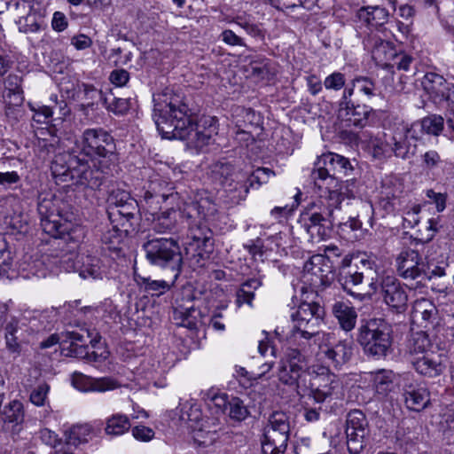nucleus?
Masks as SVG:
<instances>
[{
	"mask_svg": "<svg viewBox=\"0 0 454 454\" xmlns=\"http://www.w3.org/2000/svg\"><path fill=\"white\" fill-rule=\"evenodd\" d=\"M153 120L162 138L186 140L191 147L201 151L215 141L217 120L202 116L197 122L180 91L167 87L153 94Z\"/></svg>",
	"mask_w": 454,
	"mask_h": 454,
	"instance_id": "nucleus-1",
	"label": "nucleus"
},
{
	"mask_svg": "<svg viewBox=\"0 0 454 454\" xmlns=\"http://www.w3.org/2000/svg\"><path fill=\"white\" fill-rule=\"evenodd\" d=\"M73 149L77 155L88 160L92 177L98 176L101 186L117 160L113 136L101 128L86 129Z\"/></svg>",
	"mask_w": 454,
	"mask_h": 454,
	"instance_id": "nucleus-2",
	"label": "nucleus"
},
{
	"mask_svg": "<svg viewBox=\"0 0 454 454\" xmlns=\"http://www.w3.org/2000/svg\"><path fill=\"white\" fill-rule=\"evenodd\" d=\"M59 200L54 197L40 198L37 210L40 215L41 227L49 236L57 240V246L61 243L70 244L67 252L74 250L85 237V228L82 225L73 223L64 219L58 208Z\"/></svg>",
	"mask_w": 454,
	"mask_h": 454,
	"instance_id": "nucleus-3",
	"label": "nucleus"
},
{
	"mask_svg": "<svg viewBox=\"0 0 454 454\" xmlns=\"http://www.w3.org/2000/svg\"><path fill=\"white\" fill-rule=\"evenodd\" d=\"M51 171L57 183L72 181L92 190L100 187L98 176L92 177L88 160L77 155L73 148L70 153L55 157L51 165Z\"/></svg>",
	"mask_w": 454,
	"mask_h": 454,
	"instance_id": "nucleus-4",
	"label": "nucleus"
},
{
	"mask_svg": "<svg viewBox=\"0 0 454 454\" xmlns=\"http://www.w3.org/2000/svg\"><path fill=\"white\" fill-rule=\"evenodd\" d=\"M353 169L348 158L342 155L328 153L323 154L316 162L312 171V178L317 188L335 189L344 192L345 189L355 191V182L352 180L340 181L338 175H348Z\"/></svg>",
	"mask_w": 454,
	"mask_h": 454,
	"instance_id": "nucleus-5",
	"label": "nucleus"
},
{
	"mask_svg": "<svg viewBox=\"0 0 454 454\" xmlns=\"http://www.w3.org/2000/svg\"><path fill=\"white\" fill-rule=\"evenodd\" d=\"M357 341L367 356L385 357L393 344L392 325L383 318L364 320L358 328Z\"/></svg>",
	"mask_w": 454,
	"mask_h": 454,
	"instance_id": "nucleus-6",
	"label": "nucleus"
},
{
	"mask_svg": "<svg viewBox=\"0 0 454 454\" xmlns=\"http://www.w3.org/2000/svg\"><path fill=\"white\" fill-rule=\"evenodd\" d=\"M323 314L324 309L318 303L301 302L291 315L294 327L287 336V344L307 348L311 338L317 333Z\"/></svg>",
	"mask_w": 454,
	"mask_h": 454,
	"instance_id": "nucleus-7",
	"label": "nucleus"
},
{
	"mask_svg": "<svg viewBox=\"0 0 454 454\" xmlns=\"http://www.w3.org/2000/svg\"><path fill=\"white\" fill-rule=\"evenodd\" d=\"M181 198L173 183L154 173L149 176L143 186L140 204L144 210L154 215L163 202L168 205H179Z\"/></svg>",
	"mask_w": 454,
	"mask_h": 454,
	"instance_id": "nucleus-8",
	"label": "nucleus"
},
{
	"mask_svg": "<svg viewBox=\"0 0 454 454\" xmlns=\"http://www.w3.org/2000/svg\"><path fill=\"white\" fill-rule=\"evenodd\" d=\"M151 264L169 269L176 279L181 272L183 257L178 241L174 238L153 239L143 246Z\"/></svg>",
	"mask_w": 454,
	"mask_h": 454,
	"instance_id": "nucleus-9",
	"label": "nucleus"
},
{
	"mask_svg": "<svg viewBox=\"0 0 454 454\" xmlns=\"http://www.w3.org/2000/svg\"><path fill=\"white\" fill-rule=\"evenodd\" d=\"M305 349L297 345L287 344L277 371L278 380L285 385L296 386L298 395H301V382L307 369V360L303 354Z\"/></svg>",
	"mask_w": 454,
	"mask_h": 454,
	"instance_id": "nucleus-10",
	"label": "nucleus"
},
{
	"mask_svg": "<svg viewBox=\"0 0 454 454\" xmlns=\"http://www.w3.org/2000/svg\"><path fill=\"white\" fill-rule=\"evenodd\" d=\"M213 178L219 182L226 192L231 194V200L239 202L246 199L248 193V173L235 171L232 164L219 160L211 167Z\"/></svg>",
	"mask_w": 454,
	"mask_h": 454,
	"instance_id": "nucleus-11",
	"label": "nucleus"
},
{
	"mask_svg": "<svg viewBox=\"0 0 454 454\" xmlns=\"http://www.w3.org/2000/svg\"><path fill=\"white\" fill-rule=\"evenodd\" d=\"M290 423L284 412H274L264 428L262 442L263 454H284L289 439Z\"/></svg>",
	"mask_w": 454,
	"mask_h": 454,
	"instance_id": "nucleus-12",
	"label": "nucleus"
},
{
	"mask_svg": "<svg viewBox=\"0 0 454 454\" xmlns=\"http://www.w3.org/2000/svg\"><path fill=\"white\" fill-rule=\"evenodd\" d=\"M349 91L342 94L338 101L337 120L343 129H363L368 125L369 117L373 109L368 105L358 103L355 98H350Z\"/></svg>",
	"mask_w": 454,
	"mask_h": 454,
	"instance_id": "nucleus-13",
	"label": "nucleus"
},
{
	"mask_svg": "<svg viewBox=\"0 0 454 454\" xmlns=\"http://www.w3.org/2000/svg\"><path fill=\"white\" fill-rule=\"evenodd\" d=\"M317 189L318 198L308 206L307 210L322 215L325 220L334 224L335 212L340 210V205L345 199L354 198L355 192L347 189L342 192L341 188L339 190L326 189V187Z\"/></svg>",
	"mask_w": 454,
	"mask_h": 454,
	"instance_id": "nucleus-14",
	"label": "nucleus"
},
{
	"mask_svg": "<svg viewBox=\"0 0 454 454\" xmlns=\"http://www.w3.org/2000/svg\"><path fill=\"white\" fill-rule=\"evenodd\" d=\"M421 85L428 98L441 108H449L454 104V77L445 79L434 72L427 73Z\"/></svg>",
	"mask_w": 454,
	"mask_h": 454,
	"instance_id": "nucleus-15",
	"label": "nucleus"
},
{
	"mask_svg": "<svg viewBox=\"0 0 454 454\" xmlns=\"http://www.w3.org/2000/svg\"><path fill=\"white\" fill-rule=\"evenodd\" d=\"M342 381L330 372L329 368L322 367L310 384L309 395L316 403H322L327 400L339 398L342 395Z\"/></svg>",
	"mask_w": 454,
	"mask_h": 454,
	"instance_id": "nucleus-16",
	"label": "nucleus"
},
{
	"mask_svg": "<svg viewBox=\"0 0 454 454\" xmlns=\"http://www.w3.org/2000/svg\"><path fill=\"white\" fill-rule=\"evenodd\" d=\"M180 420L184 422L192 434V438L199 445H207L212 442L213 435L207 429L200 406L193 402H186L180 411Z\"/></svg>",
	"mask_w": 454,
	"mask_h": 454,
	"instance_id": "nucleus-17",
	"label": "nucleus"
},
{
	"mask_svg": "<svg viewBox=\"0 0 454 454\" xmlns=\"http://www.w3.org/2000/svg\"><path fill=\"white\" fill-rule=\"evenodd\" d=\"M343 278V288L349 294H353L352 288L361 286L364 281L368 282L371 289L375 292L378 288L376 282V264L367 258H361L354 266L349 267L341 273Z\"/></svg>",
	"mask_w": 454,
	"mask_h": 454,
	"instance_id": "nucleus-18",
	"label": "nucleus"
},
{
	"mask_svg": "<svg viewBox=\"0 0 454 454\" xmlns=\"http://www.w3.org/2000/svg\"><path fill=\"white\" fill-rule=\"evenodd\" d=\"M183 215L189 222H209L214 220L217 207L206 192H197L190 202L181 198Z\"/></svg>",
	"mask_w": 454,
	"mask_h": 454,
	"instance_id": "nucleus-19",
	"label": "nucleus"
},
{
	"mask_svg": "<svg viewBox=\"0 0 454 454\" xmlns=\"http://www.w3.org/2000/svg\"><path fill=\"white\" fill-rule=\"evenodd\" d=\"M409 293L410 290L395 277L387 276L381 280L380 294L383 301L396 314L404 313L408 309Z\"/></svg>",
	"mask_w": 454,
	"mask_h": 454,
	"instance_id": "nucleus-20",
	"label": "nucleus"
},
{
	"mask_svg": "<svg viewBox=\"0 0 454 454\" xmlns=\"http://www.w3.org/2000/svg\"><path fill=\"white\" fill-rule=\"evenodd\" d=\"M345 432L348 452L359 454L365 446L364 439L368 434V422L361 411L353 410L348 412Z\"/></svg>",
	"mask_w": 454,
	"mask_h": 454,
	"instance_id": "nucleus-21",
	"label": "nucleus"
},
{
	"mask_svg": "<svg viewBox=\"0 0 454 454\" xmlns=\"http://www.w3.org/2000/svg\"><path fill=\"white\" fill-rule=\"evenodd\" d=\"M404 404L413 411H422L431 403L430 392L421 385L411 374H405L401 384Z\"/></svg>",
	"mask_w": 454,
	"mask_h": 454,
	"instance_id": "nucleus-22",
	"label": "nucleus"
},
{
	"mask_svg": "<svg viewBox=\"0 0 454 454\" xmlns=\"http://www.w3.org/2000/svg\"><path fill=\"white\" fill-rule=\"evenodd\" d=\"M398 275L403 279H424L426 274V262L417 250L405 248L402 250L395 259Z\"/></svg>",
	"mask_w": 454,
	"mask_h": 454,
	"instance_id": "nucleus-23",
	"label": "nucleus"
},
{
	"mask_svg": "<svg viewBox=\"0 0 454 454\" xmlns=\"http://www.w3.org/2000/svg\"><path fill=\"white\" fill-rule=\"evenodd\" d=\"M189 228L192 241L188 244L186 252L190 254L193 251L192 256L198 257L196 262H200L208 257L212 249V232L203 222H190Z\"/></svg>",
	"mask_w": 454,
	"mask_h": 454,
	"instance_id": "nucleus-24",
	"label": "nucleus"
},
{
	"mask_svg": "<svg viewBox=\"0 0 454 454\" xmlns=\"http://www.w3.org/2000/svg\"><path fill=\"white\" fill-rule=\"evenodd\" d=\"M189 228L192 241L188 244L186 252L190 254L193 251L192 256L198 257L196 262H200L208 257L212 249V232L203 222H190Z\"/></svg>",
	"mask_w": 454,
	"mask_h": 454,
	"instance_id": "nucleus-25",
	"label": "nucleus"
},
{
	"mask_svg": "<svg viewBox=\"0 0 454 454\" xmlns=\"http://www.w3.org/2000/svg\"><path fill=\"white\" fill-rule=\"evenodd\" d=\"M304 272L311 276V284L317 286H328L333 277V267L328 257L315 254L304 264Z\"/></svg>",
	"mask_w": 454,
	"mask_h": 454,
	"instance_id": "nucleus-26",
	"label": "nucleus"
},
{
	"mask_svg": "<svg viewBox=\"0 0 454 454\" xmlns=\"http://www.w3.org/2000/svg\"><path fill=\"white\" fill-rule=\"evenodd\" d=\"M364 44L366 49L371 51L372 58L377 66L389 69V65L397 51L392 43L372 35L364 39Z\"/></svg>",
	"mask_w": 454,
	"mask_h": 454,
	"instance_id": "nucleus-27",
	"label": "nucleus"
},
{
	"mask_svg": "<svg viewBox=\"0 0 454 454\" xmlns=\"http://www.w3.org/2000/svg\"><path fill=\"white\" fill-rule=\"evenodd\" d=\"M71 382L82 392H106L118 387L117 381L111 378H91L78 372L72 374Z\"/></svg>",
	"mask_w": 454,
	"mask_h": 454,
	"instance_id": "nucleus-28",
	"label": "nucleus"
},
{
	"mask_svg": "<svg viewBox=\"0 0 454 454\" xmlns=\"http://www.w3.org/2000/svg\"><path fill=\"white\" fill-rule=\"evenodd\" d=\"M170 207L153 217V229L158 233H175L179 228V220L183 215L182 204L169 205Z\"/></svg>",
	"mask_w": 454,
	"mask_h": 454,
	"instance_id": "nucleus-29",
	"label": "nucleus"
},
{
	"mask_svg": "<svg viewBox=\"0 0 454 454\" xmlns=\"http://www.w3.org/2000/svg\"><path fill=\"white\" fill-rule=\"evenodd\" d=\"M301 223L312 240H324L330 236L333 224L324 219L322 215L307 210L302 213Z\"/></svg>",
	"mask_w": 454,
	"mask_h": 454,
	"instance_id": "nucleus-30",
	"label": "nucleus"
},
{
	"mask_svg": "<svg viewBox=\"0 0 454 454\" xmlns=\"http://www.w3.org/2000/svg\"><path fill=\"white\" fill-rule=\"evenodd\" d=\"M401 184L391 180L384 181L380 192L379 207L386 215L395 214L401 205Z\"/></svg>",
	"mask_w": 454,
	"mask_h": 454,
	"instance_id": "nucleus-31",
	"label": "nucleus"
},
{
	"mask_svg": "<svg viewBox=\"0 0 454 454\" xmlns=\"http://www.w3.org/2000/svg\"><path fill=\"white\" fill-rule=\"evenodd\" d=\"M410 362L413 369L424 377H437L441 375L445 369L441 355L433 351L426 353L419 357H414Z\"/></svg>",
	"mask_w": 454,
	"mask_h": 454,
	"instance_id": "nucleus-32",
	"label": "nucleus"
},
{
	"mask_svg": "<svg viewBox=\"0 0 454 454\" xmlns=\"http://www.w3.org/2000/svg\"><path fill=\"white\" fill-rule=\"evenodd\" d=\"M424 278L429 280L442 279V282L439 284L438 292L445 293L451 286V281H454V275L450 274V266L446 259L442 258V260L434 262V259L427 257Z\"/></svg>",
	"mask_w": 454,
	"mask_h": 454,
	"instance_id": "nucleus-33",
	"label": "nucleus"
},
{
	"mask_svg": "<svg viewBox=\"0 0 454 454\" xmlns=\"http://www.w3.org/2000/svg\"><path fill=\"white\" fill-rule=\"evenodd\" d=\"M323 354L329 367L339 369L351 358L353 341L351 340H340L333 346L326 347L323 350Z\"/></svg>",
	"mask_w": 454,
	"mask_h": 454,
	"instance_id": "nucleus-34",
	"label": "nucleus"
},
{
	"mask_svg": "<svg viewBox=\"0 0 454 454\" xmlns=\"http://www.w3.org/2000/svg\"><path fill=\"white\" fill-rule=\"evenodd\" d=\"M140 208H142L140 201L132 199L119 208L107 210L108 217L111 223H116L122 227H129L135 231L134 221L137 219L136 216Z\"/></svg>",
	"mask_w": 454,
	"mask_h": 454,
	"instance_id": "nucleus-35",
	"label": "nucleus"
},
{
	"mask_svg": "<svg viewBox=\"0 0 454 454\" xmlns=\"http://www.w3.org/2000/svg\"><path fill=\"white\" fill-rule=\"evenodd\" d=\"M17 12L19 17L18 25L20 31L23 33H35L38 32L43 25L44 11L39 5L35 4V8L30 10L27 8L26 11L20 7Z\"/></svg>",
	"mask_w": 454,
	"mask_h": 454,
	"instance_id": "nucleus-36",
	"label": "nucleus"
},
{
	"mask_svg": "<svg viewBox=\"0 0 454 454\" xmlns=\"http://www.w3.org/2000/svg\"><path fill=\"white\" fill-rule=\"evenodd\" d=\"M66 336L69 340V345L67 348L65 347V344L67 342V340H64L62 342L63 351H67L66 356L84 358L89 355V346L87 345V342H93V340L90 339L89 332H67Z\"/></svg>",
	"mask_w": 454,
	"mask_h": 454,
	"instance_id": "nucleus-37",
	"label": "nucleus"
},
{
	"mask_svg": "<svg viewBox=\"0 0 454 454\" xmlns=\"http://www.w3.org/2000/svg\"><path fill=\"white\" fill-rule=\"evenodd\" d=\"M359 139L361 144L365 145L368 153L375 159L383 160L393 155L391 140L387 141L384 137L372 136L367 132L363 133Z\"/></svg>",
	"mask_w": 454,
	"mask_h": 454,
	"instance_id": "nucleus-38",
	"label": "nucleus"
},
{
	"mask_svg": "<svg viewBox=\"0 0 454 454\" xmlns=\"http://www.w3.org/2000/svg\"><path fill=\"white\" fill-rule=\"evenodd\" d=\"M81 263L79 274L82 278L102 279L108 275L107 266L97 256L90 254L82 255Z\"/></svg>",
	"mask_w": 454,
	"mask_h": 454,
	"instance_id": "nucleus-39",
	"label": "nucleus"
},
{
	"mask_svg": "<svg viewBox=\"0 0 454 454\" xmlns=\"http://www.w3.org/2000/svg\"><path fill=\"white\" fill-rule=\"evenodd\" d=\"M358 20L371 27H381L388 21V11L379 5L361 7L357 12Z\"/></svg>",
	"mask_w": 454,
	"mask_h": 454,
	"instance_id": "nucleus-40",
	"label": "nucleus"
},
{
	"mask_svg": "<svg viewBox=\"0 0 454 454\" xmlns=\"http://www.w3.org/2000/svg\"><path fill=\"white\" fill-rule=\"evenodd\" d=\"M332 313L345 332H350L355 328L357 313L354 307L344 301H336L332 306Z\"/></svg>",
	"mask_w": 454,
	"mask_h": 454,
	"instance_id": "nucleus-41",
	"label": "nucleus"
},
{
	"mask_svg": "<svg viewBox=\"0 0 454 454\" xmlns=\"http://www.w3.org/2000/svg\"><path fill=\"white\" fill-rule=\"evenodd\" d=\"M135 280L145 293L153 297H159L170 290L176 279H175V275L173 276V280L168 282L166 280H155L151 278V277H143L135 273Z\"/></svg>",
	"mask_w": 454,
	"mask_h": 454,
	"instance_id": "nucleus-42",
	"label": "nucleus"
},
{
	"mask_svg": "<svg viewBox=\"0 0 454 454\" xmlns=\"http://www.w3.org/2000/svg\"><path fill=\"white\" fill-rule=\"evenodd\" d=\"M200 315V312L194 309L192 305L187 307L176 306L173 309V319L176 324L190 330L197 329Z\"/></svg>",
	"mask_w": 454,
	"mask_h": 454,
	"instance_id": "nucleus-43",
	"label": "nucleus"
},
{
	"mask_svg": "<svg viewBox=\"0 0 454 454\" xmlns=\"http://www.w3.org/2000/svg\"><path fill=\"white\" fill-rule=\"evenodd\" d=\"M355 90L363 94L368 99L376 96V84L367 76H356L353 78L348 85L344 88L342 94H347L351 91L350 98H354Z\"/></svg>",
	"mask_w": 454,
	"mask_h": 454,
	"instance_id": "nucleus-44",
	"label": "nucleus"
},
{
	"mask_svg": "<svg viewBox=\"0 0 454 454\" xmlns=\"http://www.w3.org/2000/svg\"><path fill=\"white\" fill-rule=\"evenodd\" d=\"M370 381L377 394L386 396L394 387L395 373L392 371L381 369L370 373Z\"/></svg>",
	"mask_w": 454,
	"mask_h": 454,
	"instance_id": "nucleus-45",
	"label": "nucleus"
},
{
	"mask_svg": "<svg viewBox=\"0 0 454 454\" xmlns=\"http://www.w3.org/2000/svg\"><path fill=\"white\" fill-rule=\"evenodd\" d=\"M0 419L6 427L20 425L24 420L23 404L18 400L10 402L0 412Z\"/></svg>",
	"mask_w": 454,
	"mask_h": 454,
	"instance_id": "nucleus-46",
	"label": "nucleus"
},
{
	"mask_svg": "<svg viewBox=\"0 0 454 454\" xmlns=\"http://www.w3.org/2000/svg\"><path fill=\"white\" fill-rule=\"evenodd\" d=\"M97 434L95 429L90 424L75 425L67 433V446L79 445L88 442Z\"/></svg>",
	"mask_w": 454,
	"mask_h": 454,
	"instance_id": "nucleus-47",
	"label": "nucleus"
},
{
	"mask_svg": "<svg viewBox=\"0 0 454 454\" xmlns=\"http://www.w3.org/2000/svg\"><path fill=\"white\" fill-rule=\"evenodd\" d=\"M412 313L415 318H421L426 323L424 327H427L437 318L438 309L431 301L420 299L415 301Z\"/></svg>",
	"mask_w": 454,
	"mask_h": 454,
	"instance_id": "nucleus-48",
	"label": "nucleus"
},
{
	"mask_svg": "<svg viewBox=\"0 0 454 454\" xmlns=\"http://www.w3.org/2000/svg\"><path fill=\"white\" fill-rule=\"evenodd\" d=\"M51 99L54 102V106H42L37 109L32 108V110L35 112L33 116L35 121L40 123L48 122L52 117L56 108L63 111V115H66V114L69 112L65 101L62 100L60 103L57 101V95H52Z\"/></svg>",
	"mask_w": 454,
	"mask_h": 454,
	"instance_id": "nucleus-49",
	"label": "nucleus"
},
{
	"mask_svg": "<svg viewBox=\"0 0 454 454\" xmlns=\"http://www.w3.org/2000/svg\"><path fill=\"white\" fill-rule=\"evenodd\" d=\"M404 134H395L391 137L393 154L395 157L406 160L415 154L416 145L412 146Z\"/></svg>",
	"mask_w": 454,
	"mask_h": 454,
	"instance_id": "nucleus-50",
	"label": "nucleus"
},
{
	"mask_svg": "<svg viewBox=\"0 0 454 454\" xmlns=\"http://www.w3.org/2000/svg\"><path fill=\"white\" fill-rule=\"evenodd\" d=\"M431 341L428 336L423 333H416L413 334L409 345L410 361L414 357H419L426 353H430Z\"/></svg>",
	"mask_w": 454,
	"mask_h": 454,
	"instance_id": "nucleus-51",
	"label": "nucleus"
},
{
	"mask_svg": "<svg viewBox=\"0 0 454 454\" xmlns=\"http://www.w3.org/2000/svg\"><path fill=\"white\" fill-rule=\"evenodd\" d=\"M130 426L126 415L117 413L106 419L105 431L108 435H121L129 429Z\"/></svg>",
	"mask_w": 454,
	"mask_h": 454,
	"instance_id": "nucleus-52",
	"label": "nucleus"
},
{
	"mask_svg": "<svg viewBox=\"0 0 454 454\" xmlns=\"http://www.w3.org/2000/svg\"><path fill=\"white\" fill-rule=\"evenodd\" d=\"M233 23L244 29L246 33L256 41L262 42L265 38L266 31L262 28V24L255 23L251 19L239 15L234 18Z\"/></svg>",
	"mask_w": 454,
	"mask_h": 454,
	"instance_id": "nucleus-53",
	"label": "nucleus"
},
{
	"mask_svg": "<svg viewBox=\"0 0 454 454\" xmlns=\"http://www.w3.org/2000/svg\"><path fill=\"white\" fill-rule=\"evenodd\" d=\"M110 226L111 227L103 233L102 241L105 244L113 246L114 248L121 243L124 237L134 231V230L129 227H122V225L116 223L110 222Z\"/></svg>",
	"mask_w": 454,
	"mask_h": 454,
	"instance_id": "nucleus-54",
	"label": "nucleus"
},
{
	"mask_svg": "<svg viewBox=\"0 0 454 454\" xmlns=\"http://www.w3.org/2000/svg\"><path fill=\"white\" fill-rule=\"evenodd\" d=\"M21 82L22 78L18 74H9L4 82L5 90L8 91L7 96L13 98L12 103L16 106L21 105L24 100Z\"/></svg>",
	"mask_w": 454,
	"mask_h": 454,
	"instance_id": "nucleus-55",
	"label": "nucleus"
},
{
	"mask_svg": "<svg viewBox=\"0 0 454 454\" xmlns=\"http://www.w3.org/2000/svg\"><path fill=\"white\" fill-rule=\"evenodd\" d=\"M103 105L109 111L116 115H124L130 108V100L128 98H116L112 94L106 95Z\"/></svg>",
	"mask_w": 454,
	"mask_h": 454,
	"instance_id": "nucleus-56",
	"label": "nucleus"
},
{
	"mask_svg": "<svg viewBox=\"0 0 454 454\" xmlns=\"http://www.w3.org/2000/svg\"><path fill=\"white\" fill-rule=\"evenodd\" d=\"M78 97L87 101V106L92 107L98 100L104 101L106 94L96 89L93 85L82 83L78 86Z\"/></svg>",
	"mask_w": 454,
	"mask_h": 454,
	"instance_id": "nucleus-57",
	"label": "nucleus"
},
{
	"mask_svg": "<svg viewBox=\"0 0 454 454\" xmlns=\"http://www.w3.org/2000/svg\"><path fill=\"white\" fill-rule=\"evenodd\" d=\"M419 121L427 135L437 137L444 130V119L441 115L432 114Z\"/></svg>",
	"mask_w": 454,
	"mask_h": 454,
	"instance_id": "nucleus-58",
	"label": "nucleus"
},
{
	"mask_svg": "<svg viewBox=\"0 0 454 454\" xmlns=\"http://www.w3.org/2000/svg\"><path fill=\"white\" fill-rule=\"evenodd\" d=\"M226 412L232 419L238 421L245 419L248 414V411L243 402L237 397L228 402V410Z\"/></svg>",
	"mask_w": 454,
	"mask_h": 454,
	"instance_id": "nucleus-59",
	"label": "nucleus"
},
{
	"mask_svg": "<svg viewBox=\"0 0 454 454\" xmlns=\"http://www.w3.org/2000/svg\"><path fill=\"white\" fill-rule=\"evenodd\" d=\"M274 176L273 170L269 168H256L251 175L248 174L247 185L249 187H253L254 184H257V187L261 186L262 184L268 183L270 176Z\"/></svg>",
	"mask_w": 454,
	"mask_h": 454,
	"instance_id": "nucleus-60",
	"label": "nucleus"
},
{
	"mask_svg": "<svg viewBox=\"0 0 454 454\" xmlns=\"http://www.w3.org/2000/svg\"><path fill=\"white\" fill-rule=\"evenodd\" d=\"M133 198L130 196L129 192L116 189L113 190L108 196V210H114V208H119L122 205H126V202H129V200Z\"/></svg>",
	"mask_w": 454,
	"mask_h": 454,
	"instance_id": "nucleus-61",
	"label": "nucleus"
},
{
	"mask_svg": "<svg viewBox=\"0 0 454 454\" xmlns=\"http://www.w3.org/2000/svg\"><path fill=\"white\" fill-rule=\"evenodd\" d=\"M18 327L13 324L7 325L5 328V341L9 351L12 353H20V344L17 336Z\"/></svg>",
	"mask_w": 454,
	"mask_h": 454,
	"instance_id": "nucleus-62",
	"label": "nucleus"
},
{
	"mask_svg": "<svg viewBox=\"0 0 454 454\" xmlns=\"http://www.w3.org/2000/svg\"><path fill=\"white\" fill-rule=\"evenodd\" d=\"M413 62L414 59L408 53L396 51L391 64L389 65V69L396 67L400 71H409Z\"/></svg>",
	"mask_w": 454,
	"mask_h": 454,
	"instance_id": "nucleus-63",
	"label": "nucleus"
},
{
	"mask_svg": "<svg viewBox=\"0 0 454 454\" xmlns=\"http://www.w3.org/2000/svg\"><path fill=\"white\" fill-rule=\"evenodd\" d=\"M345 75L340 72H333L327 75L324 80V86L326 90L338 91L345 88Z\"/></svg>",
	"mask_w": 454,
	"mask_h": 454,
	"instance_id": "nucleus-64",
	"label": "nucleus"
}]
</instances>
